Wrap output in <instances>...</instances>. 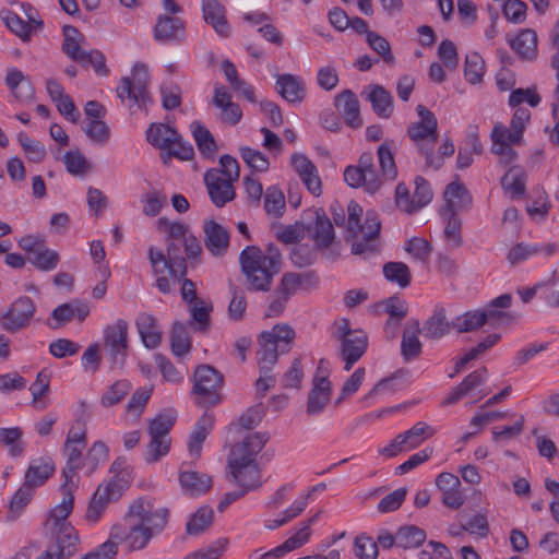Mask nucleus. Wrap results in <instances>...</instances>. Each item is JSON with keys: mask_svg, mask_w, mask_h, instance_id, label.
<instances>
[{"mask_svg": "<svg viewBox=\"0 0 559 559\" xmlns=\"http://www.w3.org/2000/svg\"><path fill=\"white\" fill-rule=\"evenodd\" d=\"M269 439L267 432H253L231 450L228 459L231 480L239 485L241 490H246V493L262 485L255 456L262 451Z\"/></svg>", "mask_w": 559, "mask_h": 559, "instance_id": "f257e3e1", "label": "nucleus"}, {"mask_svg": "<svg viewBox=\"0 0 559 559\" xmlns=\"http://www.w3.org/2000/svg\"><path fill=\"white\" fill-rule=\"evenodd\" d=\"M347 230L352 238V253L364 259L376 255L380 251L381 223L374 211H367L360 224L362 207L355 201L347 206Z\"/></svg>", "mask_w": 559, "mask_h": 559, "instance_id": "f03ea898", "label": "nucleus"}, {"mask_svg": "<svg viewBox=\"0 0 559 559\" xmlns=\"http://www.w3.org/2000/svg\"><path fill=\"white\" fill-rule=\"evenodd\" d=\"M239 261L249 290L269 292L271 289L273 277L280 272L276 254L264 257L260 248L249 246L240 252Z\"/></svg>", "mask_w": 559, "mask_h": 559, "instance_id": "7ed1b4c3", "label": "nucleus"}, {"mask_svg": "<svg viewBox=\"0 0 559 559\" xmlns=\"http://www.w3.org/2000/svg\"><path fill=\"white\" fill-rule=\"evenodd\" d=\"M416 110L420 120L408 126L407 135L416 144L418 152L425 156L426 167L438 170L442 167V158L435 157L433 154L438 142V120L424 105H418Z\"/></svg>", "mask_w": 559, "mask_h": 559, "instance_id": "20e7f679", "label": "nucleus"}, {"mask_svg": "<svg viewBox=\"0 0 559 559\" xmlns=\"http://www.w3.org/2000/svg\"><path fill=\"white\" fill-rule=\"evenodd\" d=\"M295 331L288 324H275L271 331H264L259 336L258 362L260 373L271 372L280 354H286L292 349L295 340Z\"/></svg>", "mask_w": 559, "mask_h": 559, "instance_id": "39448f33", "label": "nucleus"}, {"mask_svg": "<svg viewBox=\"0 0 559 559\" xmlns=\"http://www.w3.org/2000/svg\"><path fill=\"white\" fill-rule=\"evenodd\" d=\"M332 336L340 343L344 369L349 371L368 348L367 333L361 329H352L349 320L342 318L334 322Z\"/></svg>", "mask_w": 559, "mask_h": 559, "instance_id": "423d86ee", "label": "nucleus"}, {"mask_svg": "<svg viewBox=\"0 0 559 559\" xmlns=\"http://www.w3.org/2000/svg\"><path fill=\"white\" fill-rule=\"evenodd\" d=\"M148 71L144 63H135L132 78L124 76L117 86V95L131 109L146 108L152 102L147 91Z\"/></svg>", "mask_w": 559, "mask_h": 559, "instance_id": "0eeeda50", "label": "nucleus"}, {"mask_svg": "<svg viewBox=\"0 0 559 559\" xmlns=\"http://www.w3.org/2000/svg\"><path fill=\"white\" fill-rule=\"evenodd\" d=\"M192 393L199 405L214 406L221 402L219 391L224 383L223 374L211 365H199L193 372Z\"/></svg>", "mask_w": 559, "mask_h": 559, "instance_id": "6e6552de", "label": "nucleus"}, {"mask_svg": "<svg viewBox=\"0 0 559 559\" xmlns=\"http://www.w3.org/2000/svg\"><path fill=\"white\" fill-rule=\"evenodd\" d=\"M175 421L176 416L173 413H160L150 421L151 442L147 445L146 462H157L169 452L170 438L168 435Z\"/></svg>", "mask_w": 559, "mask_h": 559, "instance_id": "1a4fd4ad", "label": "nucleus"}, {"mask_svg": "<svg viewBox=\"0 0 559 559\" xmlns=\"http://www.w3.org/2000/svg\"><path fill=\"white\" fill-rule=\"evenodd\" d=\"M110 538L119 543H128L130 551L144 549L152 539V528H146L135 516L129 518V511L124 515L123 523L116 524L110 530Z\"/></svg>", "mask_w": 559, "mask_h": 559, "instance_id": "9d476101", "label": "nucleus"}, {"mask_svg": "<svg viewBox=\"0 0 559 559\" xmlns=\"http://www.w3.org/2000/svg\"><path fill=\"white\" fill-rule=\"evenodd\" d=\"M128 329V322L123 319H118L104 329L103 347L109 357L111 368L121 367L126 361L129 347Z\"/></svg>", "mask_w": 559, "mask_h": 559, "instance_id": "9b49d317", "label": "nucleus"}, {"mask_svg": "<svg viewBox=\"0 0 559 559\" xmlns=\"http://www.w3.org/2000/svg\"><path fill=\"white\" fill-rule=\"evenodd\" d=\"M135 516L146 528H152V535L159 534L167 525L169 510L157 508L154 499L141 498L129 507V518Z\"/></svg>", "mask_w": 559, "mask_h": 559, "instance_id": "f8f14e48", "label": "nucleus"}, {"mask_svg": "<svg viewBox=\"0 0 559 559\" xmlns=\"http://www.w3.org/2000/svg\"><path fill=\"white\" fill-rule=\"evenodd\" d=\"M157 228L167 233L166 241H182L185 253L189 260L200 258L202 247L199 239L190 233L188 225L180 222H169L165 217L157 221Z\"/></svg>", "mask_w": 559, "mask_h": 559, "instance_id": "ddd939ff", "label": "nucleus"}, {"mask_svg": "<svg viewBox=\"0 0 559 559\" xmlns=\"http://www.w3.org/2000/svg\"><path fill=\"white\" fill-rule=\"evenodd\" d=\"M36 311V305L28 296H21L15 299L8 311L1 317V326L3 330L15 333L25 329Z\"/></svg>", "mask_w": 559, "mask_h": 559, "instance_id": "4468645a", "label": "nucleus"}, {"mask_svg": "<svg viewBox=\"0 0 559 559\" xmlns=\"http://www.w3.org/2000/svg\"><path fill=\"white\" fill-rule=\"evenodd\" d=\"M492 146L491 152L500 156L501 163L508 165L516 160L518 153L512 148V145L522 144L523 136L511 128L497 122L490 134Z\"/></svg>", "mask_w": 559, "mask_h": 559, "instance_id": "2eb2a0df", "label": "nucleus"}, {"mask_svg": "<svg viewBox=\"0 0 559 559\" xmlns=\"http://www.w3.org/2000/svg\"><path fill=\"white\" fill-rule=\"evenodd\" d=\"M122 486L115 479L100 484L90 501L86 520L91 523H96L107 506L112 501H117L122 496Z\"/></svg>", "mask_w": 559, "mask_h": 559, "instance_id": "dca6fc26", "label": "nucleus"}, {"mask_svg": "<svg viewBox=\"0 0 559 559\" xmlns=\"http://www.w3.org/2000/svg\"><path fill=\"white\" fill-rule=\"evenodd\" d=\"M204 182L211 201L217 207H223L236 197L233 182L224 178L218 169L212 168L207 170L204 175Z\"/></svg>", "mask_w": 559, "mask_h": 559, "instance_id": "f3484780", "label": "nucleus"}, {"mask_svg": "<svg viewBox=\"0 0 559 559\" xmlns=\"http://www.w3.org/2000/svg\"><path fill=\"white\" fill-rule=\"evenodd\" d=\"M203 233L204 245L209 252L216 258L225 255L229 248L228 230L214 219H207L204 222Z\"/></svg>", "mask_w": 559, "mask_h": 559, "instance_id": "a211bd4d", "label": "nucleus"}, {"mask_svg": "<svg viewBox=\"0 0 559 559\" xmlns=\"http://www.w3.org/2000/svg\"><path fill=\"white\" fill-rule=\"evenodd\" d=\"M559 253L558 242L547 243H524L519 242L513 246L508 252L507 260L512 265H516L521 262L528 260L532 257L542 254L544 257H551Z\"/></svg>", "mask_w": 559, "mask_h": 559, "instance_id": "6ab92c4d", "label": "nucleus"}, {"mask_svg": "<svg viewBox=\"0 0 559 559\" xmlns=\"http://www.w3.org/2000/svg\"><path fill=\"white\" fill-rule=\"evenodd\" d=\"M455 330L454 320L449 321L447 310L443 306L437 305L431 316L425 321L421 331L427 340L438 341Z\"/></svg>", "mask_w": 559, "mask_h": 559, "instance_id": "aec40b11", "label": "nucleus"}, {"mask_svg": "<svg viewBox=\"0 0 559 559\" xmlns=\"http://www.w3.org/2000/svg\"><path fill=\"white\" fill-rule=\"evenodd\" d=\"M334 105L343 116L347 126L358 129L362 126L360 118V105L356 94L350 90H344L335 96Z\"/></svg>", "mask_w": 559, "mask_h": 559, "instance_id": "412c9836", "label": "nucleus"}, {"mask_svg": "<svg viewBox=\"0 0 559 559\" xmlns=\"http://www.w3.org/2000/svg\"><path fill=\"white\" fill-rule=\"evenodd\" d=\"M420 333L419 321L416 319L408 320L404 326L401 341V355L404 361H413L421 355L423 343L419 340Z\"/></svg>", "mask_w": 559, "mask_h": 559, "instance_id": "4be33fe9", "label": "nucleus"}, {"mask_svg": "<svg viewBox=\"0 0 559 559\" xmlns=\"http://www.w3.org/2000/svg\"><path fill=\"white\" fill-rule=\"evenodd\" d=\"M512 304V296L510 294H502L492 299L484 309L483 313L486 316V323L491 326H500L502 324H510L515 321V316L507 311Z\"/></svg>", "mask_w": 559, "mask_h": 559, "instance_id": "5701e85b", "label": "nucleus"}, {"mask_svg": "<svg viewBox=\"0 0 559 559\" xmlns=\"http://www.w3.org/2000/svg\"><path fill=\"white\" fill-rule=\"evenodd\" d=\"M202 12L205 23L210 24L217 35L222 37L230 35L226 9L218 0H202Z\"/></svg>", "mask_w": 559, "mask_h": 559, "instance_id": "b1692460", "label": "nucleus"}, {"mask_svg": "<svg viewBox=\"0 0 559 559\" xmlns=\"http://www.w3.org/2000/svg\"><path fill=\"white\" fill-rule=\"evenodd\" d=\"M313 386L308 395L307 413L318 415L323 412L332 394L331 381L324 376L313 377Z\"/></svg>", "mask_w": 559, "mask_h": 559, "instance_id": "393cba45", "label": "nucleus"}, {"mask_svg": "<svg viewBox=\"0 0 559 559\" xmlns=\"http://www.w3.org/2000/svg\"><path fill=\"white\" fill-rule=\"evenodd\" d=\"M276 91L290 104H300L306 96L305 82L300 78L289 73L277 75Z\"/></svg>", "mask_w": 559, "mask_h": 559, "instance_id": "a878e982", "label": "nucleus"}, {"mask_svg": "<svg viewBox=\"0 0 559 559\" xmlns=\"http://www.w3.org/2000/svg\"><path fill=\"white\" fill-rule=\"evenodd\" d=\"M447 212L466 211L472 206L473 198L466 187L459 181L449 183L443 193Z\"/></svg>", "mask_w": 559, "mask_h": 559, "instance_id": "bb28decb", "label": "nucleus"}, {"mask_svg": "<svg viewBox=\"0 0 559 559\" xmlns=\"http://www.w3.org/2000/svg\"><path fill=\"white\" fill-rule=\"evenodd\" d=\"M55 469V463L50 457L35 459L25 472L24 481L36 489L52 476Z\"/></svg>", "mask_w": 559, "mask_h": 559, "instance_id": "cd10ccee", "label": "nucleus"}, {"mask_svg": "<svg viewBox=\"0 0 559 559\" xmlns=\"http://www.w3.org/2000/svg\"><path fill=\"white\" fill-rule=\"evenodd\" d=\"M185 35V25L179 17L160 15L154 28V38L167 43L180 40Z\"/></svg>", "mask_w": 559, "mask_h": 559, "instance_id": "c85d7f7f", "label": "nucleus"}, {"mask_svg": "<svg viewBox=\"0 0 559 559\" xmlns=\"http://www.w3.org/2000/svg\"><path fill=\"white\" fill-rule=\"evenodd\" d=\"M488 370L486 367H481L469 374H467L463 381L456 385L448 397L443 401L444 405H452L460 401L463 396L471 393L474 389L481 385L487 379Z\"/></svg>", "mask_w": 559, "mask_h": 559, "instance_id": "c756f323", "label": "nucleus"}, {"mask_svg": "<svg viewBox=\"0 0 559 559\" xmlns=\"http://www.w3.org/2000/svg\"><path fill=\"white\" fill-rule=\"evenodd\" d=\"M5 84L13 97L19 102H25L34 96V87L31 80L16 68L8 70Z\"/></svg>", "mask_w": 559, "mask_h": 559, "instance_id": "7c9ffc66", "label": "nucleus"}, {"mask_svg": "<svg viewBox=\"0 0 559 559\" xmlns=\"http://www.w3.org/2000/svg\"><path fill=\"white\" fill-rule=\"evenodd\" d=\"M366 99L370 102L372 110L380 118L388 119L392 116L394 105L393 96L382 85H371Z\"/></svg>", "mask_w": 559, "mask_h": 559, "instance_id": "2f4dec72", "label": "nucleus"}, {"mask_svg": "<svg viewBox=\"0 0 559 559\" xmlns=\"http://www.w3.org/2000/svg\"><path fill=\"white\" fill-rule=\"evenodd\" d=\"M214 425L212 414H203L197 421L188 442L190 455L198 459L201 455L202 444L211 432Z\"/></svg>", "mask_w": 559, "mask_h": 559, "instance_id": "473e14b6", "label": "nucleus"}, {"mask_svg": "<svg viewBox=\"0 0 559 559\" xmlns=\"http://www.w3.org/2000/svg\"><path fill=\"white\" fill-rule=\"evenodd\" d=\"M136 328L146 348H156L162 342L157 320L150 313H140L136 318Z\"/></svg>", "mask_w": 559, "mask_h": 559, "instance_id": "72a5a7b5", "label": "nucleus"}, {"mask_svg": "<svg viewBox=\"0 0 559 559\" xmlns=\"http://www.w3.org/2000/svg\"><path fill=\"white\" fill-rule=\"evenodd\" d=\"M511 48L519 55L523 60H534L537 55V35L535 31L526 28L521 33L509 39Z\"/></svg>", "mask_w": 559, "mask_h": 559, "instance_id": "f704fd0d", "label": "nucleus"}, {"mask_svg": "<svg viewBox=\"0 0 559 559\" xmlns=\"http://www.w3.org/2000/svg\"><path fill=\"white\" fill-rule=\"evenodd\" d=\"M62 52L75 62L81 61L85 52L81 48L82 43L85 40L83 34L75 26L64 25L62 27Z\"/></svg>", "mask_w": 559, "mask_h": 559, "instance_id": "c9c22d12", "label": "nucleus"}, {"mask_svg": "<svg viewBox=\"0 0 559 559\" xmlns=\"http://www.w3.org/2000/svg\"><path fill=\"white\" fill-rule=\"evenodd\" d=\"M179 483L182 489L192 496L205 493L212 487V478L195 471H181Z\"/></svg>", "mask_w": 559, "mask_h": 559, "instance_id": "e433bc0d", "label": "nucleus"}, {"mask_svg": "<svg viewBox=\"0 0 559 559\" xmlns=\"http://www.w3.org/2000/svg\"><path fill=\"white\" fill-rule=\"evenodd\" d=\"M310 538L308 526L300 527L293 536L287 538L282 545L261 555L259 559H278L286 554L301 547Z\"/></svg>", "mask_w": 559, "mask_h": 559, "instance_id": "4c0bfd02", "label": "nucleus"}, {"mask_svg": "<svg viewBox=\"0 0 559 559\" xmlns=\"http://www.w3.org/2000/svg\"><path fill=\"white\" fill-rule=\"evenodd\" d=\"M55 526L58 527V531L57 546L53 550H57L63 559L71 557L75 552V546L79 542L75 528L69 523H61Z\"/></svg>", "mask_w": 559, "mask_h": 559, "instance_id": "58836bf2", "label": "nucleus"}, {"mask_svg": "<svg viewBox=\"0 0 559 559\" xmlns=\"http://www.w3.org/2000/svg\"><path fill=\"white\" fill-rule=\"evenodd\" d=\"M176 135L177 130L165 123L153 122L146 130V141L162 151L177 139Z\"/></svg>", "mask_w": 559, "mask_h": 559, "instance_id": "ea45409f", "label": "nucleus"}, {"mask_svg": "<svg viewBox=\"0 0 559 559\" xmlns=\"http://www.w3.org/2000/svg\"><path fill=\"white\" fill-rule=\"evenodd\" d=\"M166 253L168 262V272L174 280H181L187 275V255L181 254L180 246L182 241H166Z\"/></svg>", "mask_w": 559, "mask_h": 559, "instance_id": "a19ab883", "label": "nucleus"}, {"mask_svg": "<svg viewBox=\"0 0 559 559\" xmlns=\"http://www.w3.org/2000/svg\"><path fill=\"white\" fill-rule=\"evenodd\" d=\"M73 481H67L63 480L61 485L62 490V499L59 504H57L50 512V518L53 520L55 525H59L61 523H67V518L71 514L73 510V502H74V496H73Z\"/></svg>", "mask_w": 559, "mask_h": 559, "instance_id": "79ce46f5", "label": "nucleus"}, {"mask_svg": "<svg viewBox=\"0 0 559 559\" xmlns=\"http://www.w3.org/2000/svg\"><path fill=\"white\" fill-rule=\"evenodd\" d=\"M526 171L520 166H512L501 178L502 188L512 198L522 197L525 193Z\"/></svg>", "mask_w": 559, "mask_h": 559, "instance_id": "37998d69", "label": "nucleus"}, {"mask_svg": "<svg viewBox=\"0 0 559 559\" xmlns=\"http://www.w3.org/2000/svg\"><path fill=\"white\" fill-rule=\"evenodd\" d=\"M426 532L416 525L401 526L396 532V546L403 549L419 547L426 540Z\"/></svg>", "mask_w": 559, "mask_h": 559, "instance_id": "c03bdc74", "label": "nucleus"}, {"mask_svg": "<svg viewBox=\"0 0 559 559\" xmlns=\"http://www.w3.org/2000/svg\"><path fill=\"white\" fill-rule=\"evenodd\" d=\"M192 135L199 151L206 157H212L217 151V145L213 134L201 122L191 123Z\"/></svg>", "mask_w": 559, "mask_h": 559, "instance_id": "a18cd8bd", "label": "nucleus"}, {"mask_svg": "<svg viewBox=\"0 0 559 559\" xmlns=\"http://www.w3.org/2000/svg\"><path fill=\"white\" fill-rule=\"evenodd\" d=\"M214 512L209 506L199 508L186 524L188 535L197 536L206 531L213 522Z\"/></svg>", "mask_w": 559, "mask_h": 559, "instance_id": "49530a36", "label": "nucleus"}, {"mask_svg": "<svg viewBox=\"0 0 559 559\" xmlns=\"http://www.w3.org/2000/svg\"><path fill=\"white\" fill-rule=\"evenodd\" d=\"M35 492V488L23 481L21 487L13 495L8 511V520L15 521L29 503Z\"/></svg>", "mask_w": 559, "mask_h": 559, "instance_id": "de8ad7c7", "label": "nucleus"}, {"mask_svg": "<svg viewBox=\"0 0 559 559\" xmlns=\"http://www.w3.org/2000/svg\"><path fill=\"white\" fill-rule=\"evenodd\" d=\"M433 435L435 429L432 427L424 421H418L411 429L400 433L399 436L402 437V442L405 444V448L407 450H413Z\"/></svg>", "mask_w": 559, "mask_h": 559, "instance_id": "09e8293b", "label": "nucleus"}, {"mask_svg": "<svg viewBox=\"0 0 559 559\" xmlns=\"http://www.w3.org/2000/svg\"><path fill=\"white\" fill-rule=\"evenodd\" d=\"M170 347L175 356L181 357L191 350V338L182 322H175L170 335Z\"/></svg>", "mask_w": 559, "mask_h": 559, "instance_id": "8fccbe9b", "label": "nucleus"}, {"mask_svg": "<svg viewBox=\"0 0 559 559\" xmlns=\"http://www.w3.org/2000/svg\"><path fill=\"white\" fill-rule=\"evenodd\" d=\"M213 310L212 304L200 299L193 304H189V312L191 316V325H195L198 331H205L210 326V313Z\"/></svg>", "mask_w": 559, "mask_h": 559, "instance_id": "3c124183", "label": "nucleus"}, {"mask_svg": "<svg viewBox=\"0 0 559 559\" xmlns=\"http://www.w3.org/2000/svg\"><path fill=\"white\" fill-rule=\"evenodd\" d=\"M457 333H468L486 324V316L481 310L467 311L454 320Z\"/></svg>", "mask_w": 559, "mask_h": 559, "instance_id": "603ef678", "label": "nucleus"}, {"mask_svg": "<svg viewBox=\"0 0 559 559\" xmlns=\"http://www.w3.org/2000/svg\"><path fill=\"white\" fill-rule=\"evenodd\" d=\"M383 274L389 282L405 288L411 284V272L403 262H388L383 265Z\"/></svg>", "mask_w": 559, "mask_h": 559, "instance_id": "864d4df0", "label": "nucleus"}, {"mask_svg": "<svg viewBox=\"0 0 559 559\" xmlns=\"http://www.w3.org/2000/svg\"><path fill=\"white\" fill-rule=\"evenodd\" d=\"M264 210L267 215L280 217L284 213L285 197L276 186L269 187L264 194Z\"/></svg>", "mask_w": 559, "mask_h": 559, "instance_id": "5fc2aeb1", "label": "nucleus"}, {"mask_svg": "<svg viewBox=\"0 0 559 559\" xmlns=\"http://www.w3.org/2000/svg\"><path fill=\"white\" fill-rule=\"evenodd\" d=\"M334 228L325 215H317L314 241L318 248H329L334 241Z\"/></svg>", "mask_w": 559, "mask_h": 559, "instance_id": "6e6d98bb", "label": "nucleus"}, {"mask_svg": "<svg viewBox=\"0 0 559 559\" xmlns=\"http://www.w3.org/2000/svg\"><path fill=\"white\" fill-rule=\"evenodd\" d=\"M79 444H71L70 447H67V443L63 445V450L67 454V464L66 467L62 469V476L67 481H72V478L78 469H80L83 464L85 463L82 460V447L79 448Z\"/></svg>", "mask_w": 559, "mask_h": 559, "instance_id": "4d7b16f0", "label": "nucleus"}, {"mask_svg": "<svg viewBox=\"0 0 559 559\" xmlns=\"http://www.w3.org/2000/svg\"><path fill=\"white\" fill-rule=\"evenodd\" d=\"M442 215L447 218V225L444 228L445 240L454 248L461 247L463 243V238L461 236V218L457 216V213L447 212V210H443Z\"/></svg>", "mask_w": 559, "mask_h": 559, "instance_id": "13d9d810", "label": "nucleus"}, {"mask_svg": "<svg viewBox=\"0 0 559 559\" xmlns=\"http://www.w3.org/2000/svg\"><path fill=\"white\" fill-rule=\"evenodd\" d=\"M131 383L128 380H118L102 395L100 403L110 407L120 403L130 392Z\"/></svg>", "mask_w": 559, "mask_h": 559, "instance_id": "bf43d9fd", "label": "nucleus"}, {"mask_svg": "<svg viewBox=\"0 0 559 559\" xmlns=\"http://www.w3.org/2000/svg\"><path fill=\"white\" fill-rule=\"evenodd\" d=\"M49 374L45 370L39 371L36 380L29 386L33 396L32 404L35 408L45 409L47 407V403L40 401V399L49 391Z\"/></svg>", "mask_w": 559, "mask_h": 559, "instance_id": "052dcab7", "label": "nucleus"}, {"mask_svg": "<svg viewBox=\"0 0 559 559\" xmlns=\"http://www.w3.org/2000/svg\"><path fill=\"white\" fill-rule=\"evenodd\" d=\"M23 431L19 427L0 428V443L8 445L12 456H19L24 450V444L21 442Z\"/></svg>", "mask_w": 559, "mask_h": 559, "instance_id": "680f3d73", "label": "nucleus"}, {"mask_svg": "<svg viewBox=\"0 0 559 559\" xmlns=\"http://www.w3.org/2000/svg\"><path fill=\"white\" fill-rule=\"evenodd\" d=\"M484 66L485 62L478 52H472L467 55L464 64L465 79L472 84L481 82L484 75Z\"/></svg>", "mask_w": 559, "mask_h": 559, "instance_id": "e2e57ef3", "label": "nucleus"}, {"mask_svg": "<svg viewBox=\"0 0 559 559\" xmlns=\"http://www.w3.org/2000/svg\"><path fill=\"white\" fill-rule=\"evenodd\" d=\"M354 554L358 559H377L379 555L377 543L362 533L354 540Z\"/></svg>", "mask_w": 559, "mask_h": 559, "instance_id": "0e129e2a", "label": "nucleus"}, {"mask_svg": "<svg viewBox=\"0 0 559 559\" xmlns=\"http://www.w3.org/2000/svg\"><path fill=\"white\" fill-rule=\"evenodd\" d=\"M60 257L57 251L51 250L43 246L31 258V262L35 267L40 271L55 270L59 263Z\"/></svg>", "mask_w": 559, "mask_h": 559, "instance_id": "69168bd1", "label": "nucleus"}, {"mask_svg": "<svg viewBox=\"0 0 559 559\" xmlns=\"http://www.w3.org/2000/svg\"><path fill=\"white\" fill-rule=\"evenodd\" d=\"M17 140L32 162L40 163L44 160L46 157V148L40 141L32 139L24 132L19 133Z\"/></svg>", "mask_w": 559, "mask_h": 559, "instance_id": "338daca9", "label": "nucleus"}, {"mask_svg": "<svg viewBox=\"0 0 559 559\" xmlns=\"http://www.w3.org/2000/svg\"><path fill=\"white\" fill-rule=\"evenodd\" d=\"M377 153L382 177L394 180L397 176V168L390 147L383 143L378 147Z\"/></svg>", "mask_w": 559, "mask_h": 559, "instance_id": "774afa93", "label": "nucleus"}]
</instances>
